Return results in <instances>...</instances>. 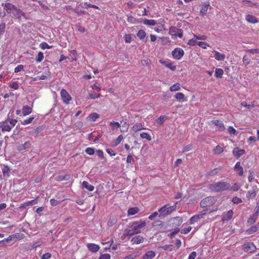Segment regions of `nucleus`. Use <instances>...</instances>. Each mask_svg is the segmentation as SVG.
Segmentation results:
<instances>
[{
  "instance_id": "1",
  "label": "nucleus",
  "mask_w": 259,
  "mask_h": 259,
  "mask_svg": "<svg viewBox=\"0 0 259 259\" xmlns=\"http://www.w3.org/2000/svg\"><path fill=\"white\" fill-rule=\"evenodd\" d=\"M208 188L210 190L215 193L228 191L230 188V183L221 181L214 184H209Z\"/></svg>"
},
{
  "instance_id": "2",
  "label": "nucleus",
  "mask_w": 259,
  "mask_h": 259,
  "mask_svg": "<svg viewBox=\"0 0 259 259\" xmlns=\"http://www.w3.org/2000/svg\"><path fill=\"white\" fill-rule=\"evenodd\" d=\"M178 203V202H176L172 206H170L169 204H166L158 209V212H159L158 217L159 218H164L170 214L172 211L176 210Z\"/></svg>"
},
{
  "instance_id": "3",
  "label": "nucleus",
  "mask_w": 259,
  "mask_h": 259,
  "mask_svg": "<svg viewBox=\"0 0 259 259\" xmlns=\"http://www.w3.org/2000/svg\"><path fill=\"white\" fill-rule=\"evenodd\" d=\"M17 122V120L16 119H13L8 118L4 122H3V125L2 126V132H4L5 131H10L12 127L15 125Z\"/></svg>"
},
{
  "instance_id": "4",
  "label": "nucleus",
  "mask_w": 259,
  "mask_h": 259,
  "mask_svg": "<svg viewBox=\"0 0 259 259\" xmlns=\"http://www.w3.org/2000/svg\"><path fill=\"white\" fill-rule=\"evenodd\" d=\"M215 202V198L213 196H208L206 197L205 198L203 199L200 203V206L201 207H206L207 206H210L214 204Z\"/></svg>"
},
{
  "instance_id": "5",
  "label": "nucleus",
  "mask_w": 259,
  "mask_h": 259,
  "mask_svg": "<svg viewBox=\"0 0 259 259\" xmlns=\"http://www.w3.org/2000/svg\"><path fill=\"white\" fill-rule=\"evenodd\" d=\"M146 223L145 221L141 222L140 223H139V222L136 221L132 223V224L130 226V228H133L136 234H138L141 233V229H143Z\"/></svg>"
},
{
  "instance_id": "6",
  "label": "nucleus",
  "mask_w": 259,
  "mask_h": 259,
  "mask_svg": "<svg viewBox=\"0 0 259 259\" xmlns=\"http://www.w3.org/2000/svg\"><path fill=\"white\" fill-rule=\"evenodd\" d=\"M242 249L246 252L251 253L255 251L256 247L252 242H246L242 245Z\"/></svg>"
},
{
  "instance_id": "7",
  "label": "nucleus",
  "mask_w": 259,
  "mask_h": 259,
  "mask_svg": "<svg viewBox=\"0 0 259 259\" xmlns=\"http://www.w3.org/2000/svg\"><path fill=\"white\" fill-rule=\"evenodd\" d=\"M60 94L63 102L68 104L69 101L71 100L70 95L64 89H62L61 91Z\"/></svg>"
},
{
  "instance_id": "8",
  "label": "nucleus",
  "mask_w": 259,
  "mask_h": 259,
  "mask_svg": "<svg viewBox=\"0 0 259 259\" xmlns=\"http://www.w3.org/2000/svg\"><path fill=\"white\" fill-rule=\"evenodd\" d=\"M184 51L181 48H176L172 52L173 57L177 59L180 60L184 55Z\"/></svg>"
},
{
  "instance_id": "9",
  "label": "nucleus",
  "mask_w": 259,
  "mask_h": 259,
  "mask_svg": "<svg viewBox=\"0 0 259 259\" xmlns=\"http://www.w3.org/2000/svg\"><path fill=\"white\" fill-rule=\"evenodd\" d=\"M4 8L8 13H12L13 14V13L16 11L18 8H17L15 5L8 3L5 5Z\"/></svg>"
},
{
  "instance_id": "10",
  "label": "nucleus",
  "mask_w": 259,
  "mask_h": 259,
  "mask_svg": "<svg viewBox=\"0 0 259 259\" xmlns=\"http://www.w3.org/2000/svg\"><path fill=\"white\" fill-rule=\"evenodd\" d=\"M232 153L234 157L238 159L241 156L245 153V151L243 149H240L239 148L236 147L234 148Z\"/></svg>"
},
{
  "instance_id": "11",
  "label": "nucleus",
  "mask_w": 259,
  "mask_h": 259,
  "mask_svg": "<svg viewBox=\"0 0 259 259\" xmlns=\"http://www.w3.org/2000/svg\"><path fill=\"white\" fill-rule=\"evenodd\" d=\"M170 31L172 33V34L181 38L183 36V30L179 29L176 27H171Z\"/></svg>"
},
{
  "instance_id": "12",
  "label": "nucleus",
  "mask_w": 259,
  "mask_h": 259,
  "mask_svg": "<svg viewBox=\"0 0 259 259\" xmlns=\"http://www.w3.org/2000/svg\"><path fill=\"white\" fill-rule=\"evenodd\" d=\"M170 222L172 223L173 225H174L173 226H174L175 227H177L180 226L182 224L183 222V220L181 217H177L172 218L170 220Z\"/></svg>"
},
{
  "instance_id": "13",
  "label": "nucleus",
  "mask_w": 259,
  "mask_h": 259,
  "mask_svg": "<svg viewBox=\"0 0 259 259\" xmlns=\"http://www.w3.org/2000/svg\"><path fill=\"white\" fill-rule=\"evenodd\" d=\"M87 247L88 249L93 252H96L100 249L99 246L94 243H89L88 244Z\"/></svg>"
},
{
  "instance_id": "14",
  "label": "nucleus",
  "mask_w": 259,
  "mask_h": 259,
  "mask_svg": "<svg viewBox=\"0 0 259 259\" xmlns=\"http://www.w3.org/2000/svg\"><path fill=\"white\" fill-rule=\"evenodd\" d=\"M144 241L143 237L141 235H137L132 238L131 240V242L133 244H140Z\"/></svg>"
},
{
  "instance_id": "15",
  "label": "nucleus",
  "mask_w": 259,
  "mask_h": 259,
  "mask_svg": "<svg viewBox=\"0 0 259 259\" xmlns=\"http://www.w3.org/2000/svg\"><path fill=\"white\" fill-rule=\"evenodd\" d=\"M246 20L249 23L255 24L258 22V19L255 16L248 14L246 16Z\"/></svg>"
},
{
  "instance_id": "16",
  "label": "nucleus",
  "mask_w": 259,
  "mask_h": 259,
  "mask_svg": "<svg viewBox=\"0 0 259 259\" xmlns=\"http://www.w3.org/2000/svg\"><path fill=\"white\" fill-rule=\"evenodd\" d=\"M203 215L204 214H199L192 217L189 220L190 223L191 224H194L195 222H197L199 220L202 219L203 218Z\"/></svg>"
},
{
  "instance_id": "17",
  "label": "nucleus",
  "mask_w": 259,
  "mask_h": 259,
  "mask_svg": "<svg viewBox=\"0 0 259 259\" xmlns=\"http://www.w3.org/2000/svg\"><path fill=\"white\" fill-rule=\"evenodd\" d=\"M214 53V58L218 61H224L225 58V55L223 54H221L219 52L217 51H213Z\"/></svg>"
},
{
  "instance_id": "18",
  "label": "nucleus",
  "mask_w": 259,
  "mask_h": 259,
  "mask_svg": "<svg viewBox=\"0 0 259 259\" xmlns=\"http://www.w3.org/2000/svg\"><path fill=\"white\" fill-rule=\"evenodd\" d=\"M210 4L208 2H204L202 8L200 9V13L202 16L206 15L208 10V7Z\"/></svg>"
},
{
  "instance_id": "19",
  "label": "nucleus",
  "mask_w": 259,
  "mask_h": 259,
  "mask_svg": "<svg viewBox=\"0 0 259 259\" xmlns=\"http://www.w3.org/2000/svg\"><path fill=\"white\" fill-rule=\"evenodd\" d=\"M234 168L237 171V172L238 174V175L240 176L243 175V167L241 166L240 162H237L236 163Z\"/></svg>"
},
{
  "instance_id": "20",
  "label": "nucleus",
  "mask_w": 259,
  "mask_h": 259,
  "mask_svg": "<svg viewBox=\"0 0 259 259\" xmlns=\"http://www.w3.org/2000/svg\"><path fill=\"white\" fill-rule=\"evenodd\" d=\"M213 123L215 125L218 126L219 131H223L225 129L223 121L219 120H215L213 121Z\"/></svg>"
},
{
  "instance_id": "21",
  "label": "nucleus",
  "mask_w": 259,
  "mask_h": 259,
  "mask_svg": "<svg viewBox=\"0 0 259 259\" xmlns=\"http://www.w3.org/2000/svg\"><path fill=\"white\" fill-rule=\"evenodd\" d=\"M146 35L145 31L142 29L140 30L137 33V36L139 38L144 41H147V38H145Z\"/></svg>"
},
{
  "instance_id": "22",
  "label": "nucleus",
  "mask_w": 259,
  "mask_h": 259,
  "mask_svg": "<svg viewBox=\"0 0 259 259\" xmlns=\"http://www.w3.org/2000/svg\"><path fill=\"white\" fill-rule=\"evenodd\" d=\"M163 225V223L160 220H157L152 223L153 227H155L156 230L160 229Z\"/></svg>"
},
{
  "instance_id": "23",
  "label": "nucleus",
  "mask_w": 259,
  "mask_h": 259,
  "mask_svg": "<svg viewBox=\"0 0 259 259\" xmlns=\"http://www.w3.org/2000/svg\"><path fill=\"white\" fill-rule=\"evenodd\" d=\"M32 112V108L27 106V105H25V106H24L23 108H22V113L23 114V115L24 116H26V115H27L29 114H30Z\"/></svg>"
},
{
  "instance_id": "24",
  "label": "nucleus",
  "mask_w": 259,
  "mask_h": 259,
  "mask_svg": "<svg viewBox=\"0 0 259 259\" xmlns=\"http://www.w3.org/2000/svg\"><path fill=\"white\" fill-rule=\"evenodd\" d=\"M155 256L154 251L150 250L143 256V259H152Z\"/></svg>"
},
{
  "instance_id": "25",
  "label": "nucleus",
  "mask_w": 259,
  "mask_h": 259,
  "mask_svg": "<svg viewBox=\"0 0 259 259\" xmlns=\"http://www.w3.org/2000/svg\"><path fill=\"white\" fill-rule=\"evenodd\" d=\"M233 214V211L232 210H229L227 213L223 217V221H229L232 217Z\"/></svg>"
},
{
  "instance_id": "26",
  "label": "nucleus",
  "mask_w": 259,
  "mask_h": 259,
  "mask_svg": "<svg viewBox=\"0 0 259 259\" xmlns=\"http://www.w3.org/2000/svg\"><path fill=\"white\" fill-rule=\"evenodd\" d=\"M13 15L18 19H20L21 16L25 17V13L19 8H17L16 11L13 13Z\"/></svg>"
},
{
  "instance_id": "27",
  "label": "nucleus",
  "mask_w": 259,
  "mask_h": 259,
  "mask_svg": "<svg viewBox=\"0 0 259 259\" xmlns=\"http://www.w3.org/2000/svg\"><path fill=\"white\" fill-rule=\"evenodd\" d=\"M142 22L147 25L149 26H154L157 24V22L154 20H148L147 19H144L143 20Z\"/></svg>"
},
{
  "instance_id": "28",
  "label": "nucleus",
  "mask_w": 259,
  "mask_h": 259,
  "mask_svg": "<svg viewBox=\"0 0 259 259\" xmlns=\"http://www.w3.org/2000/svg\"><path fill=\"white\" fill-rule=\"evenodd\" d=\"M82 186L90 191H92L94 189V187L93 185L89 184L87 181H83L82 182Z\"/></svg>"
},
{
  "instance_id": "29",
  "label": "nucleus",
  "mask_w": 259,
  "mask_h": 259,
  "mask_svg": "<svg viewBox=\"0 0 259 259\" xmlns=\"http://www.w3.org/2000/svg\"><path fill=\"white\" fill-rule=\"evenodd\" d=\"M136 233L135 232V231H134L133 228H131V229H126L124 231L123 236H124V237H125L126 236H133Z\"/></svg>"
},
{
  "instance_id": "30",
  "label": "nucleus",
  "mask_w": 259,
  "mask_h": 259,
  "mask_svg": "<svg viewBox=\"0 0 259 259\" xmlns=\"http://www.w3.org/2000/svg\"><path fill=\"white\" fill-rule=\"evenodd\" d=\"M117 218L116 217L111 216L110 217L108 222L107 225L109 227H112L114 225H115L117 222Z\"/></svg>"
},
{
  "instance_id": "31",
  "label": "nucleus",
  "mask_w": 259,
  "mask_h": 259,
  "mask_svg": "<svg viewBox=\"0 0 259 259\" xmlns=\"http://www.w3.org/2000/svg\"><path fill=\"white\" fill-rule=\"evenodd\" d=\"M133 130L135 132H137L139 131H140L143 129H145L143 126V125L140 123H137L134 124L132 127Z\"/></svg>"
},
{
  "instance_id": "32",
  "label": "nucleus",
  "mask_w": 259,
  "mask_h": 259,
  "mask_svg": "<svg viewBox=\"0 0 259 259\" xmlns=\"http://www.w3.org/2000/svg\"><path fill=\"white\" fill-rule=\"evenodd\" d=\"M256 195V191L254 189L249 190L246 194V197L248 198H254Z\"/></svg>"
},
{
  "instance_id": "33",
  "label": "nucleus",
  "mask_w": 259,
  "mask_h": 259,
  "mask_svg": "<svg viewBox=\"0 0 259 259\" xmlns=\"http://www.w3.org/2000/svg\"><path fill=\"white\" fill-rule=\"evenodd\" d=\"M43 130V127L42 126H39L35 128H34L32 131L30 132V134L31 135H37L39 133L42 131Z\"/></svg>"
},
{
  "instance_id": "34",
  "label": "nucleus",
  "mask_w": 259,
  "mask_h": 259,
  "mask_svg": "<svg viewBox=\"0 0 259 259\" xmlns=\"http://www.w3.org/2000/svg\"><path fill=\"white\" fill-rule=\"evenodd\" d=\"M224 73V71L221 68H216L215 70V76L217 78H222V75Z\"/></svg>"
},
{
  "instance_id": "35",
  "label": "nucleus",
  "mask_w": 259,
  "mask_h": 259,
  "mask_svg": "<svg viewBox=\"0 0 259 259\" xmlns=\"http://www.w3.org/2000/svg\"><path fill=\"white\" fill-rule=\"evenodd\" d=\"M139 211V209L138 207H132L128 209V215H134L138 212Z\"/></svg>"
},
{
  "instance_id": "36",
  "label": "nucleus",
  "mask_w": 259,
  "mask_h": 259,
  "mask_svg": "<svg viewBox=\"0 0 259 259\" xmlns=\"http://www.w3.org/2000/svg\"><path fill=\"white\" fill-rule=\"evenodd\" d=\"M31 143L29 141L26 142L24 144L21 145L19 146L20 150H23L28 149L30 147Z\"/></svg>"
},
{
  "instance_id": "37",
  "label": "nucleus",
  "mask_w": 259,
  "mask_h": 259,
  "mask_svg": "<svg viewBox=\"0 0 259 259\" xmlns=\"http://www.w3.org/2000/svg\"><path fill=\"white\" fill-rule=\"evenodd\" d=\"M160 62L163 64L166 67L169 68L170 69H171V70L172 71H174L176 70V67L175 66H174L171 63H166L164 61H162L161 60L160 61Z\"/></svg>"
},
{
  "instance_id": "38",
  "label": "nucleus",
  "mask_w": 259,
  "mask_h": 259,
  "mask_svg": "<svg viewBox=\"0 0 259 259\" xmlns=\"http://www.w3.org/2000/svg\"><path fill=\"white\" fill-rule=\"evenodd\" d=\"M258 215L254 213L253 215L248 219V223L250 224H253L254 223L258 217Z\"/></svg>"
},
{
  "instance_id": "39",
  "label": "nucleus",
  "mask_w": 259,
  "mask_h": 259,
  "mask_svg": "<svg viewBox=\"0 0 259 259\" xmlns=\"http://www.w3.org/2000/svg\"><path fill=\"white\" fill-rule=\"evenodd\" d=\"M6 25L5 22H2L0 24V38L5 32Z\"/></svg>"
},
{
  "instance_id": "40",
  "label": "nucleus",
  "mask_w": 259,
  "mask_h": 259,
  "mask_svg": "<svg viewBox=\"0 0 259 259\" xmlns=\"http://www.w3.org/2000/svg\"><path fill=\"white\" fill-rule=\"evenodd\" d=\"M99 115L97 113H91L89 116L88 118L89 120L93 121H95L98 118H99Z\"/></svg>"
},
{
  "instance_id": "41",
  "label": "nucleus",
  "mask_w": 259,
  "mask_h": 259,
  "mask_svg": "<svg viewBox=\"0 0 259 259\" xmlns=\"http://www.w3.org/2000/svg\"><path fill=\"white\" fill-rule=\"evenodd\" d=\"M173 245L169 244V245H165L164 246H159V248L163 249L164 250H168V251H172L173 249Z\"/></svg>"
},
{
  "instance_id": "42",
  "label": "nucleus",
  "mask_w": 259,
  "mask_h": 259,
  "mask_svg": "<svg viewBox=\"0 0 259 259\" xmlns=\"http://www.w3.org/2000/svg\"><path fill=\"white\" fill-rule=\"evenodd\" d=\"M180 89V84L177 83L170 87V91L171 92H175L178 91Z\"/></svg>"
},
{
  "instance_id": "43",
  "label": "nucleus",
  "mask_w": 259,
  "mask_h": 259,
  "mask_svg": "<svg viewBox=\"0 0 259 259\" xmlns=\"http://www.w3.org/2000/svg\"><path fill=\"white\" fill-rule=\"evenodd\" d=\"M221 168L220 167L215 168L209 171L208 174V175L210 176L216 175L219 172V170H221Z\"/></svg>"
},
{
  "instance_id": "44",
  "label": "nucleus",
  "mask_w": 259,
  "mask_h": 259,
  "mask_svg": "<svg viewBox=\"0 0 259 259\" xmlns=\"http://www.w3.org/2000/svg\"><path fill=\"white\" fill-rule=\"evenodd\" d=\"M214 153L219 154L222 153L224 151L223 148L219 145L217 146L213 150Z\"/></svg>"
},
{
  "instance_id": "45",
  "label": "nucleus",
  "mask_w": 259,
  "mask_h": 259,
  "mask_svg": "<svg viewBox=\"0 0 259 259\" xmlns=\"http://www.w3.org/2000/svg\"><path fill=\"white\" fill-rule=\"evenodd\" d=\"M142 139H146L148 141L151 140V137L147 133H142L140 135Z\"/></svg>"
},
{
  "instance_id": "46",
  "label": "nucleus",
  "mask_w": 259,
  "mask_h": 259,
  "mask_svg": "<svg viewBox=\"0 0 259 259\" xmlns=\"http://www.w3.org/2000/svg\"><path fill=\"white\" fill-rule=\"evenodd\" d=\"M89 98L92 99H95L99 98L100 95L95 92H92L89 93Z\"/></svg>"
},
{
  "instance_id": "47",
  "label": "nucleus",
  "mask_w": 259,
  "mask_h": 259,
  "mask_svg": "<svg viewBox=\"0 0 259 259\" xmlns=\"http://www.w3.org/2000/svg\"><path fill=\"white\" fill-rule=\"evenodd\" d=\"M85 152L90 155H92L95 153V149L93 148L88 147L85 149Z\"/></svg>"
},
{
  "instance_id": "48",
  "label": "nucleus",
  "mask_w": 259,
  "mask_h": 259,
  "mask_svg": "<svg viewBox=\"0 0 259 259\" xmlns=\"http://www.w3.org/2000/svg\"><path fill=\"white\" fill-rule=\"evenodd\" d=\"M166 116L165 115L160 116L157 120V122L159 124H162L164 121L166 120Z\"/></svg>"
},
{
  "instance_id": "49",
  "label": "nucleus",
  "mask_w": 259,
  "mask_h": 259,
  "mask_svg": "<svg viewBox=\"0 0 259 259\" xmlns=\"http://www.w3.org/2000/svg\"><path fill=\"white\" fill-rule=\"evenodd\" d=\"M44 54L41 52H39L37 55V57L36 59V61L37 62H40L44 59Z\"/></svg>"
},
{
  "instance_id": "50",
  "label": "nucleus",
  "mask_w": 259,
  "mask_h": 259,
  "mask_svg": "<svg viewBox=\"0 0 259 259\" xmlns=\"http://www.w3.org/2000/svg\"><path fill=\"white\" fill-rule=\"evenodd\" d=\"M193 147V144H189L187 146H186L183 148V152H188L192 149Z\"/></svg>"
},
{
  "instance_id": "51",
  "label": "nucleus",
  "mask_w": 259,
  "mask_h": 259,
  "mask_svg": "<svg viewBox=\"0 0 259 259\" xmlns=\"http://www.w3.org/2000/svg\"><path fill=\"white\" fill-rule=\"evenodd\" d=\"M240 187L238 186L236 183H235L233 186H231L230 184V188H229V190H232L233 191H237L239 189Z\"/></svg>"
},
{
  "instance_id": "52",
  "label": "nucleus",
  "mask_w": 259,
  "mask_h": 259,
  "mask_svg": "<svg viewBox=\"0 0 259 259\" xmlns=\"http://www.w3.org/2000/svg\"><path fill=\"white\" fill-rule=\"evenodd\" d=\"M34 119L33 117H29V118L25 119L23 121H21V124L23 125L27 124L30 123Z\"/></svg>"
},
{
  "instance_id": "53",
  "label": "nucleus",
  "mask_w": 259,
  "mask_h": 259,
  "mask_svg": "<svg viewBox=\"0 0 259 259\" xmlns=\"http://www.w3.org/2000/svg\"><path fill=\"white\" fill-rule=\"evenodd\" d=\"M175 98L179 100L185 99V96L182 93H178L175 95Z\"/></svg>"
},
{
  "instance_id": "54",
  "label": "nucleus",
  "mask_w": 259,
  "mask_h": 259,
  "mask_svg": "<svg viewBox=\"0 0 259 259\" xmlns=\"http://www.w3.org/2000/svg\"><path fill=\"white\" fill-rule=\"evenodd\" d=\"M40 47L42 49H50L52 46H50L47 42H42L40 44Z\"/></svg>"
},
{
  "instance_id": "55",
  "label": "nucleus",
  "mask_w": 259,
  "mask_h": 259,
  "mask_svg": "<svg viewBox=\"0 0 259 259\" xmlns=\"http://www.w3.org/2000/svg\"><path fill=\"white\" fill-rule=\"evenodd\" d=\"M2 171L4 176H9L10 168L8 166H4V167L2 169Z\"/></svg>"
},
{
  "instance_id": "56",
  "label": "nucleus",
  "mask_w": 259,
  "mask_h": 259,
  "mask_svg": "<svg viewBox=\"0 0 259 259\" xmlns=\"http://www.w3.org/2000/svg\"><path fill=\"white\" fill-rule=\"evenodd\" d=\"M257 230V228L256 226H252L247 230V232L248 233V234H251V233L256 232Z\"/></svg>"
},
{
  "instance_id": "57",
  "label": "nucleus",
  "mask_w": 259,
  "mask_h": 259,
  "mask_svg": "<svg viewBox=\"0 0 259 259\" xmlns=\"http://www.w3.org/2000/svg\"><path fill=\"white\" fill-rule=\"evenodd\" d=\"M232 201L234 204H239L242 202V200L237 197H234L232 198Z\"/></svg>"
},
{
  "instance_id": "58",
  "label": "nucleus",
  "mask_w": 259,
  "mask_h": 259,
  "mask_svg": "<svg viewBox=\"0 0 259 259\" xmlns=\"http://www.w3.org/2000/svg\"><path fill=\"white\" fill-rule=\"evenodd\" d=\"M70 178L69 175L59 176L58 178V181L68 180Z\"/></svg>"
},
{
  "instance_id": "59",
  "label": "nucleus",
  "mask_w": 259,
  "mask_h": 259,
  "mask_svg": "<svg viewBox=\"0 0 259 259\" xmlns=\"http://www.w3.org/2000/svg\"><path fill=\"white\" fill-rule=\"evenodd\" d=\"M228 132L230 135H236V131L233 126H230L228 128Z\"/></svg>"
},
{
  "instance_id": "60",
  "label": "nucleus",
  "mask_w": 259,
  "mask_h": 259,
  "mask_svg": "<svg viewBox=\"0 0 259 259\" xmlns=\"http://www.w3.org/2000/svg\"><path fill=\"white\" fill-rule=\"evenodd\" d=\"M23 68H24V65H23L22 64L19 65L17 66V67H16L15 68L14 72L15 73H18V72H20V71H21L22 70H23Z\"/></svg>"
},
{
  "instance_id": "61",
  "label": "nucleus",
  "mask_w": 259,
  "mask_h": 259,
  "mask_svg": "<svg viewBox=\"0 0 259 259\" xmlns=\"http://www.w3.org/2000/svg\"><path fill=\"white\" fill-rule=\"evenodd\" d=\"M124 40L125 42L126 43H130L132 40V37L131 35L130 34H125L124 36Z\"/></svg>"
},
{
  "instance_id": "62",
  "label": "nucleus",
  "mask_w": 259,
  "mask_h": 259,
  "mask_svg": "<svg viewBox=\"0 0 259 259\" xmlns=\"http://www.w3.org/2000/svg\"><path fill=\"white\" fill-rule=\"evenodd\" d=\"M198 45L203 49H206L207 46H209L206 42L203 41L198 42Z\"/></svg>"
},
{
  "instance_id": "63",
  "label": "nucleus",
  "mask_w": 259,
  "mask_h": 259,
  "mask_svg": "<svg viewBox=\"0 0 259 259\" xmlns=\"http://www.w3.org/2000/svg\"><path fill=\"white\" fill-rule=\"evenodd\" d=\"M111 256L109 254L105 253L101 254L99 257V259H110Z\"/></svg>"
},
{
  "instance_id": "64",
  "label": "nucleus",
  "mask_w": 259,
  "mask_h": 259,
  "mask_svg": "<svg viewBox=\"0 0 259 259\" xmlns=\"http://www.w3.org/2000/svg\"><path fill=\"white\" fill-rule=\"evenodd\" d=\"M51 256H52L51 254L50 253H49V252H48V253H46L45 254H44L41 256L40 259H49V258H51Z\"/></svg>"
}]
</instances>
